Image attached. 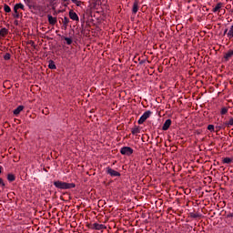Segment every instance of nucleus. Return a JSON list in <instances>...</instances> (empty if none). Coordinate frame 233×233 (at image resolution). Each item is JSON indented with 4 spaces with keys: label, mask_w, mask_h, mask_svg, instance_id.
<instances>
[{
    "label": "nucleus",
    "mask_w": 233,
    "mask_h": 233,
    "mask_svg": "<svg viewBox=\"0 0 233 233\" xmlns=\"http://www.w3.org/2000/svg\"><path fill=\"white\" fill-rule=\"evenodd\" d=\"M106 174L111 176V177H119V176H121L120 172H117V171L112 169L110 167L106 168Z\"/></svg>",
    "instance_id": "nucleus-4"
},
{
    "label": "nucleus",
    "mask_w": 233,
    "mask_h": 233,
    "mask_svg": "<svg viewBox=\"0 0 233 233\" xmlns=\"http://www.w3.org/2000/svg\"><path fill=\"white\" fill-rule=\"evenodd\" d=\"M23 110H25V106H19L17 108H15L14 110L15 116H19V114H21V112H23Z\"/></svg>",
    "instance_id": "nucleus-10"
},
{
    "label": "nucleus",
    "mask_w": 233,
    "mask_h": 233,
    "mask_svg": "<svg viewBox=\"0 0 233 233\" xmlns=\"http://www.w3.org/2000/svg\"><path fill=\"white\" fill-rule=\"evenodd\" d=\"M6 34H8V29H6V27H3L0 30V36L1 37H5V35H6Z\"/></svg>",
    "instance_id": "nucleus-14"
},
{
    "label": "nucleus",
    "mask_w": 233,
    "mask_h": 233,
    "mask_svg": "<svg viewBox=\"0 0 233 233\" xmlns=\"http://www.w3.org/2000/svg\"><path fill=\"white\" fill-rule=\"evenodd\" d=\"M54 185L56 188H60V190H68L70 188H76V184L74 183H66L63 181H55Z\"/></svg>",
    "instance_id": "nucleus-1"
},
{
    "label": "nucleus",
    "mask_w": 233,
    "mask_h": 233,
    "mask_svg": "<svg viewBox=\"0 0 233 233\" xmlns=\"http://www.w3.org/2000/svg\"><path fill=\"white\" fill-rule=\"evenodd\" d=\"M64 2H66V1H68V0H63Z\"/></svg>",
    "instance_id": "nucleus-33"
},
{
    "label": "nucleus",
    "mask_w": 233,
    "mask_h": 233,
    "mask_svg": "<svg viewBox=\"0 0 233 233\" xmlns=\"http://www.w3.org/2000/svg\"><path fill=\"white\" fill-rule=\"evenodd\" d=\"M228 28L225 29V31H224V35H225L226 34H228Z\"/></svg>",
    "instance_id": "nucleus-31"
},
{
    "label": "nucleus",
    "mask_w": 233,
    "mask_h": 233,
    "mask_svg": "<svg viewBox=\"0 0 233 233\" xmlns=\"http://www.w3.org/2000/svg\"><path fill=\"white\" fill-rule=\"evenodd\" d=\"M0 185H2V187H5V181L3 180V178H0Z\"/></svg>",
    "instance_id": "nucleus-29"
},
{
    "label": "nucleus",
    "mask_w": 233,
    "mask_h": 233,
    "mask_svg": "<svg viewBox=\"0 0 233 233\" xmlns=\"http://www.w3.org/2000/svg\"><path fill=\"white\" fill-rule=\"evenodd\" d=\"M71 1H72V3L76 5V6H81V1H78V0H71Z\"/></svg>",
    "instance_id": "nucleus-24"
},
{
    "label": "nucleus",
    "mask_w": 233,
    "mask_h": 233,
    "mask_svg": "<svg viewBox=\"0 0 233 233\" xmlns=\"http://www.w3.org/2000/svg\"><path fill=\"white\" fill-rule=\"evenodd\" d=\"M4 59H5V61H8V60L10 59V54H9V53H6V54L5 55V56H4Z\"/></svg>",
    "instance_id": "nucleus-27"
},
{
    "label": "nucleus",
    "mask_w": 233,
    "mask_h": 233,
    "mask_svg": "<svg viewBox=\"0 0 233 233\" xmlns=\"http://www.w3.org/2000/svg\"><path fill=\"white\" fill-rule=\"evenodd\" d=\"M15 6L18 8V10H19V8L21 10H25V5L23 4H16Z\"/></svg>",
    "instance_id": "nucleus-22"
},
{
    "label": "nucleus",
    "mask_w": 233,
    "mask_h": 233,
    "mask_svg": "<svg viewBox=\"0 0 233 233\" xmlns=\"http://www.w3.org/2000/svg\"><path fill=\"white\" fill-rule=\"evenodd\" d=\"M7 180L10 181V183H12V181H15V175L8 174L7 175Z\"/></svg>",
    "instance_id": "nucleus-15"
},
{
    "label": "nucleus",
    "mask_w": 233,
    "mask_h": 233,
    "mask_svg": "<svg viewBox=\"0 0 233 233\" xmlns=\"http://www.w3.org/2000/svg\"><path fill=\"white\" fill-rule=\"evenodd\" d=\"M228 39H233V25L228 29V34H227Z\"/></svg>",
    "instance_id": "nucleus-12"
},
{
    "label": "nucleus",
    "mask_w": 233,
    "mask_h": 233,
    "mask_svg": "<svg viewBox=\"0 0 233 233\" xmlns=\"http://www.w3.org/2000/svg\"><path fill=\"white\" fill-rule=\"evenodd\" d=\"M47 19L49 25H51L52 26H54L57 23V18L52 16V15H47Z\"/></svg>",
    "instance_id": "nucleus-6"
},
{
    "label": "nucleus",
    "mask_w": 233,
    "mask_h": 233,
    "mask_svg": "<svg viewBox=\"0 0 233 233\" xmlns=\"http://www.w3.org/2000/svg\"><path fill=\"white\" fill-rule=\"evenodd\" d=\"M222 161H223V163H225L227 165H230V163H232V161H233V158L225 157Z\"/></svg>",
    "instance_id": "nucleus-19"
},
{
    "label": "nucleus",
    "mask_w": 233,
    "mask_h": 233,
    "mask_svg": "<svg viewBox=\"0 0 233 233\" xmlns=\"http://www.w3.org/2000/svg\"><path fill=\"white\" fill-rule=\"evenodd\" d=\"M93 228L95 230H105V229H106V226H105L103 224L94 223L93 224Z\"/></svg>",
    "instance_id": "nucleus-7"
},
{
    "label": "nucleus",
    "mask_w": 233,
    "mask_h": 233,
    "mask_svg": "<svg viewBox=\"0 0 233 233\" xmlns=\"http://www.w3.org/2000/svg\"><path fill=\"white\" fill-rule=\"evenodd\" d=\"M17 10H19L18 9V7H17V5H15L14 6V12H15V14L13 15V17H19V12L17 11Z\"/></svg>",
    "instance_id": "nucleus-16"
},
{
    "label": "nucleus",
    "mask_w": 233,
    "mask_h": 233,
    "mask_svg": "<svg viewBox=\"0 0 233 233\" xmlns=\"http://www.w3.org/2000/svg\"><path fill=\"white\" fill-rule=\"evenodd\" d=\"M65 41L66 42V45H72V38L65 37Z\"/></svg>",
    "instance_id": "nucleus-23"
},
{
    "label": "nucleus",
    "mask_w": 233,
    "mask_h": 233,
    "mask_svg": "<svg viewBox=\"0 0 233 233\" xmlns=\"http://www.w3.org/2000/svg\"><path fill=\"white\" fill-rule=\"evenodd\" d=\"M139 10V2L136 0L133 4L132 12L133 14H137V11Z\"/></svg>",
    "instance_id": "nucleus-9"
},
{
    "label": "nucleus",
    "mask_w": 233,
    "mask_h": 233,
    "mask_svg": "<svg viewBox=\"0 0 233 233\" xmlns=\"http://www.w3.org/2000/svg\"><path fill=\"white\" fill-rule=\"evenodd\" d=\"M132 134H139V128L136 127L135 129L132 130Z\"/></svg>",
    "instance_id": "nucleus-28"
},
{
    "label": "nucleus",
    "mask_w": 233,
    "mask_h": 233,
    "mask_svg": "<svg viewBox=\"0 0 233 233\" xmlns=\"http://www.w3.org/2000/svg\"><path fill=\"white\" fill-rule=\"evenodd\" d=\"M226 127H227V126H225V124H223L222 126H218V127H217V128H218L217 132H219V130L226 128Z\"/></svg>",
    "instance_id": "nucleus-25"
},
{
    "label": "nucleus",
    "mask_w": 233,
    "mask_h": 233,
    "mask_svg": "<svg viewBox=\"0 0 233 233\" xmlns=\"http://www.w3.org/2000/svg\"><path fill=\"white\" fill-rule=\"evenodd\" d=\"M4 10L6 12V14H10V12H12V9L8 6V5H4Z\"/></svg>",
    "instance_id": "nucleus-20"
},
{
    "label": "nucleus",
    "mask_w": 233,
    "mask_h": 233,
    "mask_svg": "<svg viewBox=\"0 0 233 233\" xmlns=\"http://www.w3.org/2000/svg\"><path fill=\"white\" fill-rule=\"evenodd\" d=\"M224 125L228 128H230V127H233V118H230L228 122H225Z\"/></svg>",
    "instance_id": "nucleus-18"
},
{
    "label": "nucleus",
    "mask_w": 233,
    "mask_h": 233,
    "mask_svg": "<svg viewBox=\"0 0 233 233\" xmlns=\"http://www.w3.org/2000/svg\"><path fill=\"white\" fill-rule=\"evenodd\" d=\"M222 6H223L222 3L217 4V5L213 8V12L214 13L219 12L221 10Z\"/></svg>",
    "instance_id": "nucleus-13"
},
{
    "label": "nucleus",
    "mask_w": 233,
    "mask_h": 233,
    "mask_svg": "<svg viewBox=\"0 0 233 233\" xmlns=\"http://www.w3.org/2000/svg\"><path fill=\"white\" fill-rule=\"evenodd\" d=\"M69 17L73 21H79V16L77 15V13L74 12V10L69 11Z\"/></svg>",
    "instance_id": "nucleus-5"
},
{
    "label": "nucleus",
    "mask_w": 233,
    "mask_h": 233,
    "mask_svg": "<svg viewBox=\"0 0 233 233\" xmlns=\"http://www.w3.org/2000/svg\"><path fill=\"white\" fill-rule=\"evenodd\" d=\"M2 170H3V167H0V174H1Z\"/></svg>",
    "instance_id": "nucleus-32"
},
{
    "label": "nucleus",
    "mask_w": 233,
    "mask_h": 233,
    "mask_svg": "<svg viewBox=\"0 0 233 233\" xmlns=\"http://www.w3.org/2000/svg\"><path fill=\"white\" fill-rule=\"evenodd\" d=\"M48 68H50V70H56V64L54 63V61L50 60Z\"/></svg>",
    "instance_id": "nucleus-17"
},
{
    "label": "nucleus",
    "mask_w": 233,
    "mask_h": 233,
    "mask_svg": "<svg viewBox=\"0 0 233 233\" xmlns=\"http://www.w3.org/2000/svg\"><path fill=\"white\" fill-rule=\"evenodd\" d=\"M227 112H228V108L223 107V108L221 109L220 114H221L222 116H225V114H227Z\"/></svg>",
    "instance_id": "nucleus-21"
},
{
    "label": "nucleus",
    "mask_w": 233,
    "mask_h": 233,
    "mask_svg": "<svg viewBox=\"0 0 233 233\" xmlns=\"http://www.w3.org/2000/svg\"><path fill=\"white\" fill-rule=\"evenodd\" d=\"M120 154H122V156H132L134 149L130 147H124L120 149Z\"/></svg>",
    "instance_id": "nucleus-3"
},
{
    "label": "nucleus",
    "mask_w": 233,
    "mask_h": 233,
    "mask_svg": "<svg viewBox=\"0 0 233 233\" xmlns=\"http://www.w3.org/2000/svg\"><path fill=\"white\" fill-rule=\"evenodd\" d=\"M43 114H46V116L48 114V109L47 108H46V109H43Z\"/></svg>",
    "instance_id": "nucleus-30"
},
{
    "label": "nucleus",
    "mask_w": 233,
    "mask_h": 233,
    "mask_svg": "<svg viewBox=\"0 0 233 233\" xmlns=\"http://www.w3.org/2000/svg\"><path fill=\"white\" fill-rule=\"evenodd\" d=\"M150 116H152V112L146 111L138 119V121H137L138 125H143V123H145V121H147L148 119V117H150Z\"/></svg>",
    "instance_id": "nucleus-2"
},
{
    "label": "nucleus",
    "mask_w": 233,
    "mask_h": 233,
    "mask_svg": "<svg viewBox=\"0 0 233 233\" xmlns=\"http://www.w3.org/2000/svg\"><path fill=\"white\" fill-rule=\"evenodd\" d=\"M170 125H172V120L167 119L162 127V130H168V128H170Z\"/></svg>",
    "instance_id": "nucleus-8"
},
{
    "label": "nucleus",
    "mask_w": 233,
    "mask_h": 233,
    "mask_svg": "<svg viewBox=\"0 0 233 233\" xmlns=\"http://www.w3.org/2000/svg\"><path fill=\"white\" fill-rule=\"evenodd\" d=\"M62 23H63V26H64L65 30H66V28L68 27V23H70V19H68V17L65 16Z\"/></svg>",
    "instance_id": "nucleus-11"
},
{
    "label": "nucleus",
    "mask_w": 233,
    "mask_h": 233,
    "mask_svg": "<svg viewBox=\"0 0 233 233\" xmlns=\"http://www.w3.org/2000/svg\"><path fill=\"white\" fill-rule=\"evenodd\" d=\"M208 130H209V132H214V125H208Z\"/></svg>",
    "instance_id": "nucleus-26"
}]
</instances>
